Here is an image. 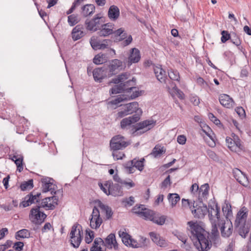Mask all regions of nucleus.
<instances>
[{
  "mask_svg": "<svg viewBox=\"0 0 251 251\" xmlns=\"http://www.w3.org/2000/svg\"><path fill=\"white\" fill-rule=\"evenodd\" d=\"M103 17L100 14H96L91 20L87 19L85 22L86 29L95 32L99 30L102 24L104 23Z\"/></svg>",
  "mask_w": 251,
  "mask_h": 251,
  "instance_id": "obj_6",
  "label": "nucleus"
},
{
  "mask_svg": "<svg viewBox=\"0 0 251 251\" xmlns=\"http://www.w3.org/2000/svg\"><path fill=\"white\" fill-rule=\"evenodd\" d=\"M123 202L126 206H131L134 203V198L130 196L128 199H125L123 200Z\"/></svg>",
  "mask_w": 251,
  "mask_h": 251,
  "instance_id": "obj_59",
  "label": "nucleus"
},
{
  "mask_svg": "<svg viewBox=\"0 0 251 251\" xmlns=\"http://www.w3.org/2000/svg\"><path fill=\"white\" fill-rule=\"evenodd\" d=\"M153 70L157 80L161 83L165 82L167 77L166 72L160 66H155Z\"/></svg>",
  "mask_w": 251,
  "mask_h": 251,
  "instance_id": "obj_26",
  "label": "nucleus"
},
{
  "mask_svg": "<svg viewBox=\"0 0 251 251\" xmlns=\"http://www.w3.org/2000/svg\"><path fill=\"white\" fill-rule=\"evenodd\" d=\"M154 213V212L153 211L145 208L144 211H142L140 216L143 217L146 220H149L151 221L153 216Z\"/></svg>",
  "mask_w": 251,
  "mask_h": 251,
  "instance_id": "obj_40",
  "label": "nucleus"
},
{
  "mask_svg": "<svg viewBox=\"0 0 251 251\" xmlns=\"http://www.w3.org/2000/svg\"><path fill=\"white\" fill-rule=\"evenodd\" d=\"M33 187V184L32 179L23 182L20 186V188L22 191L28 190L32 189Z\"/></svg>",
  "mask_w": 251,
  "mask_h": 251,
  "instance_id": "obj_42",
  "label": "nucleus"
},
{
  "mask_svg": "<svg viewBox=\"0 0 251 251\" xmlns=\"http://www.w3.org/2000/svg\"><path fill=\"white\" fill-rule=\"evenodd\" d=\"M114 25L111 23L102 24L98 33L101 37H106L113 34Z\"/></svg>",
  "mask_w": 251,
  "mask_h": 251,
  "instance_id": "obj_16",
  "label": "nucleus"
},
{
  "mask_svg": "<svg viewBox=\"0 0 251 251\" xmlns=\"http://www.w3.org/2000/svg\"><path fill=\"white\" fill-rule=\"evenodd\" d=\"M141 59V54L139 50L137 48H133L130 51L128 57V64L138 62Z\"/></svg>",
  "mask_w": 251,
  "mask_h": 251,
  "instance_id": "obj_24",
  "label": "nucleus"
},
{
  "mask_svg": "<svg viewBox=\"0 0 251 251\" xmlns=\"http://www.w3.org/2000/svg\"><path fill=\"white\" fill-rule=\"evenodd\" d=\"M46 217L44 213L40 211V207L37 206L31 209L29 215L30 221L35 224H41L44 221Z\"/></svg>",
  "mask_w": 251,
  "mask_h": 251,
  "instance_id": "obj_8",
  "label": "nucleus"
},
{
  "mask_svg": "<svg viewBox=\"0 0 251 251\" xmlns=\"http://www.w3.org/2000/svg\"><path fill=\"white\" fill-rule=\"evenodd\" d=\"M12 160L14 161L15 164L17 165V170L19 172H22L23 170V158L17 157V156L14 155L12 158Z\"/></svg>",
  "mask_w": 251,
  "mask_h": 251,
  "instance_id": "obj_43",
  "label": "nucleus"
},
{
  "mask_svg": "<svg viewBox=\"0 0 251 251\" xmlns=\"http://www.w3.org/2000/svg\"><path fill=\"white\" fill-rule=\"evenodd\" d=\"M139 104L137 102L134 101L126 104L125 105V108L129 114L136 112L138 110Z\"/></svg>",
  "mask_w": 251,
  "mask_h": 251,
  "instance_id": "obj_33",
  "label": "nucleus"
},
{
  "mask_svg": "<svg viewBox=\"0 0 251 251\" xmlns=\"http://www.w3.org/2000/svg\"><path fill=\"white\" fill-rule=\"evenodd\" d=\"M107 60L106 55L103 53H99L96 55L94 59L93 62L97 65L105 63Z\"/></svg>",
  "mask_w": 251,
  "mask_h": 251,
  "instance_id": "obj_37",
  "label": "nucleus"
},
{
  "mask_svg": "<svg viewBox=\"0 0 251 251\" xmlns=\"http://www.w3.org/2000/svg\"><path fill=\"white\" fill-rule=\"evenodd\" d=\"M218 227H220L221 234L224 237H228L232 233V224L228 219H224L218 224Z\"/></svg>",
  "mask_w": 251,
  "mask_h": 251,
  "instance_id": "obj_10",
  "label": "nucleus"
},
{
  "mask_svg": "<svg viewBox=\"0 0 251 251\" xmlns=\"http://www.w3.org/2000/svg\"><path fill=\"white\" fill-rule=\"evenodd\" d=\"M104 245L108 249H112L116 250L118 248V243L116 240L115 235L114 233H110L105 239L104 241Z\"/></svg>",
  "mask_w": 251,
  "mask_h": 251,
  "instance_id": "obj_22",
  "label": "nucleus"
},
{
  "mask_svg": "<svg viewBox=\"0 0 251 251\" xmlns=\"http://www.w3.org/2000/svg\"><path fill=\"white\" fill-rule=\"evenodd\" d=\"M229 149L232 151L239 152L244 149V147L241 144L240 140L238 138H237V139H235V145L230 146Z\"/></svg>",
  "mask_w": 251,
  "mask_h": 251,
  "instance_id": "obj_39",
  "label": "nucleus"
},
{
  "mask_svg": "<svg viewBox=\"0 0 251 251\" xmlns=\"http://www.w3.org/2000/svg\"><path fill=\"white\" fill-rule=\"evenodd\" d=\"M119 236L122 238V242L126 246L129 245V243L131 239V236L126 232V229L120 230L118 232Z\"/></svg>",
  "mask_w": 251,
  "mask_h": 251,
  "instance_id": "obj_32",
  "label": "nucleus"
},
{
  "mask_svg": "<svg viewBox=\"0 0 251 251\" xmlns=\"http://www.w3.org/2000/svg\"><path fill=\"white\" fill-rule=\"evenodd\" d=\"M86 232L85 241L86 243L89 244L92 242L94 238V233L90 230H86Z\"/></svg>",
  "mask_w": 251,
  "mask_h": 251,
  "instance_id": "obj_48",
  "label": "nucleus"
},
{
  "mask_svg": "<svg viewBox=\"0 0 251 251\" xmlns=\"http://www.w3.org/2000/svg\"><path fill=\"white\" fill-rule=\"evenodd\" d=\"M30 236V232L26 229L20 230L15 233V238L18 240H20L21 239L24 238H28Z\"/></svg>",
  "mask_w": 251,
  "mask_h": 251,
  "instance_id": "obj_34",
  "label": "nucleus"
},
{
  "mask_svg": "<svg viewBox=\"0 0 251 251\" xmlns=\"http://www.w3.org/2000/svg\"><path fill=\"white\" fill-rule=\"evenodd\" d=\"M81 14L87 17L93 14L95 11V6L93 4H87L81 8Z\"/></svg>",
  "mask_w": 251,
  "mask_h": 251,
  "instance_id": "obj_31",
  "label": "nucleus"
},
{
  "mask_svg": "<svg viewBox=\"0 0 251 251\" xmlns=\"http://www.w3.org/2000/svg\"><path fill=\"white\" fill-rule=\"evenodd\" d=\"M166 149L160 145H156L152 149L151 152L149 154L154 158L160 157L162 154L165 153Z\"/></svg>",
  "mask_w": 251,
  "mask_h": 251,
  "instance_id": "obj_28",
  "label": "nucleus"
},
{
  "mask_svg": "<svg viewBox=\"0 0 251 251\" xmlns=\"http://www.w3.org/2000/svg\"><path fill=\"white\" fill-rule=\"evenodd\" d=\"M165 221L166 217L165 216H156L155 213H154L153 216L151 220V221L159 225H163L165 223Z\"/></svg>",
  "mask_w": 251,
  "mask_h": 251,
  "instance_id": "obj_41",
  "label": "nucleus"
},
{
  "mask_svg": "<svg viewBox=\"0 0 251 251\" xmlns=\"http://www.w3.org/2000/svg\"><path fill=\"white\" fill-rule=\"evenodd\" d=\"M248 216V210L246 208L243 207L237 213L235 221V226L239 228V234L243 238L246 237L249 233L250 227L246 224Z\"/></svg>",
  "mask_w": 251,
  "mask_h": 251,
  "instance_id": "obj_4",
  "label": "nucleus"
},
{
  "mask_svg": "<svg viewBox=\"0 0 251 251\" xmlns=\"http://www.w3.org/2000/svg\"><path fill=\"white\" fill-rule=\"evenodd\" d=\"M123 85H125L124 86V87L127 88V89H123L124 91L129 92V91H131L134 88L133 86L135 85V84L134 81L132 79V80L129 79L126 81L125 82L123 83Z\"/></svg>",
  "mask_w": 251,
  "mask_h": 251,
  "instance_id": "obj_46",
  "label": "nucleus"
},
{
  "mask_svg": "<svg viewBox=\"0 0 251 251\" xmlns=\"http://www.w3.org/2000/svg\"><path fill=\"white\" fill-rule=\"evenodd\" d=\"M222 37H221V41L222 43L226 42L228 40L230 39V35L228 33V31L226 30H223L221 33Z\"/></svg>",
  "mask_w": 251,
  "mask_h": 251,
  "instance_id": "obj_57",
  "label": "nucleus"
},
{
  "mask_svg": "<svg viewBox=\"0 0 251 251\" xmlns=\"http://www.w3.org/2000/svg\"><path fill=\"white\" fill-rule=\"evenodd\" d=\"M140 117L138 115H134L127 118L123 119L120 123L121 127L123 129H127L130 127L132 128V134L134 136L138 135V131L142 130V133L152 128L155 124V122L153 120H146L142 122L138 123L136 126H131V125L138 121Z\"/></svg>",
  "mask_w": 251,
  "mask_h": 251,
  "instance_id": "obj_1",
  "label": "nucleus"
},
{
  "mask_svg": "<svg viewBox=\"0 0 251 251\" xmlns=\"http://www.w3.org/2000/svg\"><path fill=\"white\" fill-rule=\"evenodd\" d=\"M122 184H124L127 189H130L135 186V183L130 179L123 180Z\"/></svg>",
  "mask_w": 251,
  "mask_h": 251,
  "instance_id": "obj_56",
  "label": "nucleus"
},
{
  "mask_svg": "<svg viewBox=\"0 0 251 251\" xmlns=\"http://www.w3.org/2000/svg\"><path fill=\"white\" fill-rule=\"evenodd\" d=\"M106 186L109 187V195L114 197L121 196L123 194V189L121 186L117 184H113L111 181H106Z\"/></svg>",
  "mask_w": 251,
  "mask_h": 251,
  "instance_id": "obj_17",
  "label": "nucleus"
},
{
  "mask_svg": "<svg viewBox=\"0 0 251 251\" xmlns=\"http://www.w3.org/2000/svg\"><path fill=\"white\" fill-rule=\"evenodd\" d=\"M103 244L104 241L100 238H97L95 239L92 247L90 249V251H94L95 249L98 246H99L100 244Z\"/></svg>",
  "mask_w": 251,
  "mask_h": 251,
  "instance_id": "obj_55",
  "label": "nucleus"
},
{
  "mask_svg": "<svg viewBox=\"0 0 251 251\" xmlns=\"http://www.w3.org/2000/svg\"><path fill=\"white\" fill-rule=\"evenodd\" d=\"M100 42V41L95 37H91L90 40L91 46L92 48L95 50H98Z\"/></svg>",
  "mask_w": 251,
  "mask_h": 251,
  "instance_id": "obj_51",
  "label": "nucleus"
},
{
  "mask_svg": "<svg viewBox=\"0 0 251 251\" xmlns=\"http://www.w3.org/2000/svg\"><path fill=\"white\" fill-rule=\"evenodd\" d=\"M83 235L82 227L78 224L74 225L70 233L71 244L75 248H78L81 242Z\"/></svg>",
  "mask_w": 251,
  "mask_h": 251,
  "instance_id": "obj_5",
  "label": "nucleus"
},
{
  "mask_svg": "<svg viewBox=\"0 0 251 251\" xmlns=\"http://www.w3.org/2000/svg\"><path fill=\"white\" fill-rule=\"evenodd\" d=\"M68 22L70 25L73 26L78 23L77 18L74 14L68 17Z\"/></svg>",
  "mask_w": 251,
  "mask_h": 251,
  "instance_id": "obj_52",
  "label": "nucleus"
},
{
  "mask_svg": "<svg viewBox=\"0 0 251 251\" xmlns=\"http://www.w3.org/2000/svg\"><path fill=\"white\" fill-rule=\"evenodd\" d=\"M124 86L125 85H123L122 83L119 85H116L111 89L110 92H111V94H116L121 93L124 91L123 89H127L126 87H124Z\"/></svg>",
  "mask_w": 251,
  "mask_h": 251,
  "instance_id": "obj_44",
  "label": "nucleus"
},
{
  "mask_svg": "<svg viewBox=\"0 0 251 251\" xmlns=\"http://www.w3.org/2000/svg\"><path fill=\"white\" fill-rule=\"evenodd\" d=\"M40 193H37L36 195H33L32 194L26 195L24 201L21 202L22 205L24 207H27L32 203L37 202L39 201Z\"/></svg>",
  "mask_w": 251,
  "mask_h": 251,
  "instance_id": "obj_21",
  "label": "nucleus"
},
{
  "mask_svg": "<svg viewBox=\"0 0 251 251\" xmlns=\"http://www.w3.org/2000/svg\"><path fill=\"white\" fill-rule=\"evenodd\" d=\"M163 83L166 84V87L168 89H173L174 90L177 87L176 84L173 82L171 79H168L167 77L166 78V82Z\"/></svg>",
  "mask_w": 251,
  "mask_h": 251,
  "instance_id": "obj_54",
  "label": "nucleus"
},
{
  "mask_svg": "<svg viewBox=\"0 0 251 251\" xmlns=\"http://www.w3.org/2000/svg\"><path fill=\"white\" fill-rule=\"evenodd\" d=\"M90 219V226L91 228H98L102 223V219L100 217V212L97 206H94Z\"/></svg>",
  "mask_w": 251,
  "mask_h": 251,
  "instance_id": "obj_12",
  "label": "nucleus"
},
{
  "mask_svg": "<svg viewBox=\"0 0 251 251\" xmlns=\"http://www.w3.org/2000/svg\"><path fill=\"white\" fill-rule=\"evenodd\" d=\"M128 145L129 143L126 141L125 138L120 135L113 137L110 143V148L113 151L123 150Z\"/></svg>",
  "mask_w": 251,
  "mask_h": 251,
  "instance_id": "obj_7",
  "label": "nucleus"
},
{
  "mask_svg": "<svg viewBox=\"0 0 251 251\" xmlns=\"http://www.w3.org/2000/svg\"><path fill=\"white\" fill-rule=\"evenodd\" d=\"M168 199L172 207L176 206L177 202L180 200L179 196L176 193L169 194L168 196Z\"/></svg>",
  "mask_w": 251,
  "mask_h": 251,
  "instance_id": "obj_36",
  "label": "nucleus"
},
{
  "mask_svg": "<svg viewBox=\"0 0 251 251\" xmlns=\"http://www.w3.org/2000/svg\"><path fill=\"white\" fill-rule=\"evenodd\" d=\"M231 42L237 46H239L241 44V41L239 38L234 35L230 38Z\"/></svg>",
  "mask_w": 251,
  "mask_h": 251,
  "instance_id": "obj_64",
  "label": "nucleus"
},
{
  "mask_svg": "<svg viewBox=\"0 0 251 251\" xmlns=\"http://www.w3.org/2000/svg\"><path fill=\"white\" fill-rule=\"evenodd\" d=\"M220 211V208L217 203L213 202L208 205L207 213L212 225L211 235L214 240H216L219 236L218 224L225 219L221 217Z\"/></svg>",
  "mask_w": 251,
  "mask_h": 251,
  "instance_id": "obj_3",
  "label": "nucleus"
},
{
  "mask_svg": "<svg viewBox=\"0 0 251 251\" xmlns=\"http://www.w3.org/2000/svg\"><path fill=\"white\" fill-rule=\"evenodd\" d=\"M145 209V206L144 205H141L139 206L136 205L132 208V211L135 214L141 215L142 211H144Z\"/></svg>",
  "mask_w": 251,
  "mask_h": 251,
  "instance_id": "obj_53",
  "label": "nucleus"
},
{
  "mask_svg": "<svg viewBox=\"0 0 251 251\" xmlns=\"http://www.w3.org/2000/svg\"><path fill=\"white\" fill-rule=\"evenodd\" d=\"M71 34L73 40L76 41L83 37L86 32L83 25H78L73 29Z\"/></svg>",
  "mask_w": 251,
  "mask_h": 251,
  "instance_id": "obj_20",
  "label": "nucleus"
},
{
  "mask_svg": "<svg viewBox=\"0 0 251 251\" xmlns=\"http://www.w3.org/2000/svg\"><path fill=\"white\" fill-rule=\"evenodd\" d=\"M138 96H139V93L138 92H136L135 94H132L130 96V97H127V96L125 95H118L117 96V97L115 99L109 101L108 102V104L111 105L112 106L115 105V107L113 106V108H116V107H117L119 106L118 104L120 102H121L123 101L127 100H128L135 99V98L138 97Z\"/></svg>",
  "mask_w": 251,
  "mask_h": 251,
  "instance_id": "obj_15",
  "label": "nucleus"
},
{
  "mask_svg": "<svg viewBox=\"0 0 251 251\" xmlns=\"http://www.w3.org/2000/svg\"><path fill=\"white\" fill-rule=\"evenodd\" d=\"M208 117L209 119L215 125H218L220 124V121L212 113H209L208 114Z\"/></svg>",
  "mask_w": 251,
  "mask_h": 251,
  "instance_id": "obj_63",
  "label": "nucleus"
},
{
  "mask_svg": "<svg viewBox=\"0 0 251 251\" xmlns=\"http://www.w3.org/2000/svg\"><path fill=\"white\" fill-rule=\"evenodd\" d=\"M129 75L126 73L118 75L117 77L113 78L111 82L115 84L123 83L127 80L129 77Z\"/></svg>",
  "mask_w": 251,
  "mask_h": 251,
  "instance_id": "obj_35",
  "label": "nucleus"
},
{
  "mask_svg": "<svg viewBox=\"0 0 251 251\" xmlns=\"http://www.w3.org/2000/svg\"><path fill=\"white\" fill-rule=\"evenodd\" d=\"M58 199L55 196L48 197L43 199L41 205L49 209H53L57 205Z\"/></svg>",
  "mask_w": 251,
  "mask_h": 251,
  "instance_id": "obj_19",
  "label": "nucleus"
},
{
  "mask_svg": "<svg viewBox=\"0 0 251 251\" xmlns=\"http://www.w3.org/2000/svg\"><path fill=\"white\" fill-rule=\"evenodd\" d=\"M195 201H193V209H191L192 214L194 217L197 218H202L207 214L208 208L206 205L201 203L200 205H194Z\"/></svg>",
  "mask_w": 251,
  "mask_h": 251,
  "instance_id": "obj_14",
  "label": "nucleus"
},
{
  "mask_svg": "<svg viewBox=\"0 0 251 251\" xmlns=\"http://www.w3.org/2000/svg\"><path fill=\"white\" fill-rule=\"evenodd\" d=\"M145 161V160L144 158H141L140 160L134 158L126 162L125 164V167L129 173H133L132 172L135 171L134 169V168L141 172L144 169Z\"/></svg>",
  "mask_w": 251,
  "mask_h": 251,
  "instance_id": "obj_11",
  "label": "nucleus"
},
{
  "mask_svg": "<svg viewBox=\"0 0 251 251\" xmlns=\"http://www.w3.org/2000/svg\"><path fill=\"white\" fill-rule=\"evenodd\" d=\"M219 100L220 103L227 108H230L233 106V100L226 94L221 95Z\"/></svg>",
  "mask_w": 251,
  "mask_h": 251,
  "instance_id": "obj_25",
  "label": "nucleus"
},
{
  "mask_svg": "<svg viewBox=\"0 0 251 251\" xmlns=\"http://www.w3.org/2000/svg\"><path fill=\"white\" fill-rule=\"evenodd\" d=\"M120 16V10L119 8L115 5L111 6L108 10V16L109 18L112 20L115 21L118 19Z\"/></svg>",
  "mask_w": 251,
  "mask_h": 251,
  "instance_id": "obj_27",
  "label": "nucleus"
},
{
  "mask_svg": "<svg viewBox=\"0 0 251 251\" xmlns=\"http://www.w3.org/2000/svg\"><path fill=\"white\" fill-rule=\"evenodd\" d=\"M42 189L43 193L50 192L51 194H55V185L53 183V180L48 177H43L41 179Z\"/></svg>",
  "mask_w": 251,
  "mask_h": 251,
  "instance_id": "obj_13",
  "label": "nucleus"
},
{
  "mask_svg": "<svg viewBox=\"0 0 251 251\" xmlns=\"http://www.w3.org/2000/svg\"><path fill=\"white\" fill-rule=\"evenodd\" d=\"M190 237L197 240L194 245L199 251H208L212 246L208 236L205 234L204 230L199 225L193 223L190 226Z\"/></svg>",
  "mask_w": 251,
  "mask_h": 251,
  "instance_id": "obj_2",
  "label": "nucleus"
},
{
  "mask_svg": "<svg viewBox=\"0 0 251 251\" xmlns=\"http://www.w3.org/2000/svg\"><path fill=\"white\" fill-rule=\"evenodd\" d=\"M150 236L152 241L157 246L161 247H166L168 245L167 241L161 237L159 234L154 232H151L150 233Z\"/></svg>",
  "mask_w": 251,
  "mask_h": 251,
  "instance_id": "obj_23",
  "label": "nucleus"
},
{
  "mask_svg": "<svg viewBox=\"0 0 251 251\" xmlns=\"http://www.w3.org/2000/svg\"><path fill=\"white\" fill-rule=\"evenodd\" d=\"M124 68L123 62L119 59H114L109 62L108 65V77H110L117 74Z\"/></svg>",
  "mask_w": 251,
  "mask_h": 251,
  "instance_id": "obj_9",
  "label": "nucleus"
},
{
  "mask_svg": "<svg viewBox=\"0 0 251 251\" xmlns=\"http://www.w3.org/2000/svg\"><path fill=\"white\" fill-rule=\"evenodd\" d=\"M98 185L99 187H100V189L107 195H109V190L110 188L109 187H107L105 186L106 182L102 184L101 183L99 182L98 183Z\"/></svg>",
  "mask_w": 251,
  "mask_h": 251,
  "instance_id": "obj_60",
  "label": "nucleus"
},
{
  "mask_svg": "<svg viewBox=\"0 0 251 251\" xmlns=\"http://www.w3.org/2000/svg\"><path fill=\"white\" fill-rule=\"evenodd\" d=\"M234 177L244 186L247 187L249 184V181L246 174H234Z\"/></svg>",
  "mask_w": 251,
  "mask_h": 251,
  "instance_id": "obj_29",
  "label": "nucleus"
},
{
  "mask_svg": "<svg viewBox=\"0 0 251 251\" xmlns=\"http://www.w3.org/2000/svg\"><path fill=\"white\" fill-rule=\"evenodd\" d=\"M209 185L207 183L202 185L199 188V197L205 198L208 194Z\"/></svg>",
  "mask_w": 251,
  "mask_h": 251,
  "instance_id": "obj_38",
  "label": "nucleus"
},
{
  "mask_svg": "<svg viewBox=\"0 0 251 251\" xmlns=\"http://www.w3.org/2000/svg\"><path fill=\"white\" fill-rule=\"evenodd\" d=\"M116 36H119V41L124 40L126 38V33L125 32V30L123 28H120L119 29L114 31V33Z\"/></svg>",
  "mask_w": 251,
  "mask_h": 251,
  "instance_id": "obj_45",
  "label": "nucleus"
},
{
  "mask_svg": "<svg viewBox=\"0 0 251 251\" xmlns=\"http://www.w3.org/2000/svg\"><path fill=\"white\" fill-rule=\"evenodd\" d=\"M108 69L106 68H96L93 71V75L96 81L101 82V80L108 77Z\"/></svg>",
  "mask_w": 251,
  "mask_h": 251,
  "instance_id": "obj_18",
  "label": "nucleus"
},
{
  "mask_svg": "<svg viewBox=\"0 0 251 251\" xmlns=\"http://www.w3.org/2000/svg\"><path fill=\"white\" fill-rule=\"evenodd\" d=\"M97 206L101 210V212H104L106 214V218L110 219L113 214L111 208L108 206L104 204L100 201H98Z\"/></svg>",
  "mask_w": 251,
  "mask_h": 251,
  "instance_id": "obj_30",
  "label": "nucleus"
},
{
  "mask_svg": "<svg viewBox=\"0 0 251 251\" xmlns=\"http://www.w3.org/2000/svg\"><path fill=\"white\" fill-rule=\"evenodd\" d=\"M168 75L170 79L179 81L180 77L179 73L177 71L171 70L168 72Z\"/></svg>",
  "mask_w": 251,
  "mask_h": 251,
  "instance_id": "obj_47",
  "label": "nucleus"
},
{
  "mask_svg": "<svg viewBox=\"0 0 251 251\" xmlns=\"http://www.w3.org/2000/svg\"><path fill=\"white\" fill-rule=\"evenodd\" d=\"M222 210L224 214L226 215V219H228V217L232 214V210L231 209V206L227 203H226L222 207Z\"/></svg>",
  "mask_w": 251,
  "mask_h": 251,
  "instance_id": "obj_49",
  "label": "nucleus"
},
{
  "mask_svg": "<svg viewBox=\"0 0 251 251\" xmlns=\"http://www.w3.org/2000/svg\"><path fill=\"white\" fill-rule=\"evenodd\" d=\"M193 202H190L188 199H182L181 200V208L184 210L189 207L191 210L193 209Z\"/></svg>",
  "mask_w": 251,
  "mask_h": 251,
  "instance_id": "obj_50",
  "label": "nucleus"
},
{
  "mask_svg": "<svg viewBox=\"0 0 251 251\" xmlns=\"http://www.w3.org/2000/svg\"><path fill=\"white\" fill-rule=\"evenodd\" d=\"M110 42V40H103L101 42H100L98 50H104L107 48Z\"/></svg>",
  "mask_w": 251,
  "mask_h": 251,
  "instance_id": "obj_58",
  "label": "nucleus"
},
{
  "mask_svg": "<svg viewBox=\"0 0 251 251\" xmlns=\"http://www.w3.org/2000/svg\"><path fill=\"white\" fill-rule=\"evenodd\" d=\"M126 108L124 107V109L118 112L116 114V119H121L126 116L129 115Z\"/></svg>",
  "mask_w": 251,
  "mask_h": 251,
  "instance_id": "obj_62",
  "label": "nucleus"
},
{
  "mask_svg": "<svg viewBox=\"0 0 251 251\" xmlns=\"http://www.w3.org/2000/svg\"><path fill=\"white\" fill-rule=\"evenodd\" d=\"M171 184L170 176H168L161 183L160 187L161 188H166L168 186Z\"/></svg>",
  "mask_w": 251,
  "mask_h": 251,
  "instance_id": "obj_61",
  "label": "nucleus"
}]
</instances>
